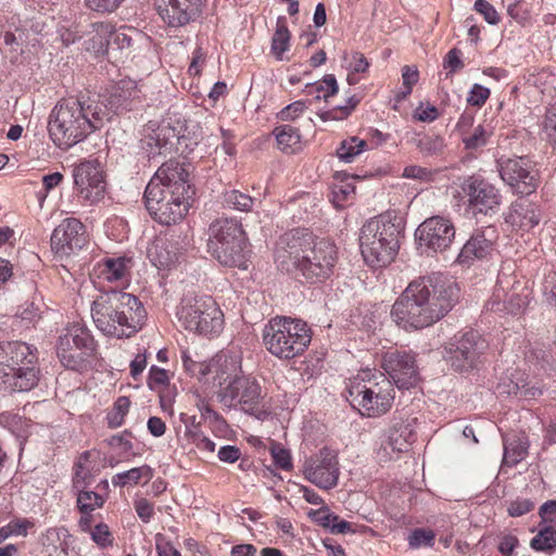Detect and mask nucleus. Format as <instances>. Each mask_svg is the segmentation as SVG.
<instances>
[{"instance_id": "nucleus-1", "label": "nucleus", "mask_w": 556, "mask_h": 556, "mask_svg": "<svg viewBox=\"0 0 556 556\" xmlns=\"http://www.w3.org/2000/svg\"><path fill=\"white\" fill-rule=\"evenodd\" d=\"M457 299L454 282L442 275H431L412 281L392 305L391 315L405 329H422L444 317Z\"/></svg>"}, {"instance_id": "nucleus-2", "label": "nucleus", "mask_w": 556, "mask_h": 556, "mask_svg": "<svg viewBox=\"0 0 556 556\" xmlns=\"http://www.w3.org/2000/svg\"><path fill=\"white\" fill-rule=\"evenodd\" d=\"M191 195L189 172L180 162L169 160L149 181L144 191L146 207L160 224H176L188 213Z\"/></svg>"}, {"instance_id": "nucleus-3", "label": "nucleus", "mask_w": 556, "mask_h": 556, "mask_svg": "<svg viewBox=\"0 0 556 556\" xmlns=\"http://www.w3.org/2000/svg\"><path fill=\"white\" fill-rule=\"evenodd\" d=\"M336 261L333 243L325 239L315 240L312 233L302 230L285 233L275 252V262L281 270H298L312 282L330 277Z\"/></svg>"}, {"instance_id": "nucleus-4", "label": "nucleus", "mask_w": 556, "mask_h": 556, "mask_svg": "<svg viewBox=\"0 0 556 556\" xmlns=\"http://www.w3.org/2000/svg\"><path fill=\"white\" fill-rule=\"evenodd\" d=\"M105 121H109L108 109L98 101L68 98L52 109L48 131L53 143L66 150L100 129Z\"/></svg>"}, {"instance_id": "nucleus-5", "label": "nucleus", "mask_w": 556, "mask_h": 556, "mask_svg": "<svg viewBox=\"0 0 556 556\" xmlns=\"http://www.w3.org/2000/svg\"><path fill=\"white\" fill-rule=\"evenodd\" d=\"M96 327L104 334L129 338L146 318V309L137 296L117 289L101 292L91 305Z\"/></svg>"}, {"instance_id": "nucleus-6", "label": "nucleus", "mask_w": 556, "mask_h": 556, "mask_svg": "<svg viewBox=\"0 0 556 556\" xmlns=\"http://www.w3.org/2000/svg\"><path fill=\"white\" fill-rule=\"evenodd\" d=\"M401 223L391 214H380L361 228L359 248L364 261L371 267L389 265L400 249Z\"/></svg>"}, {"instance_id": "nucleus-7", "label": "nucleus", "mask_w": 556, "mask_h": 556, "mask_svg": "<svg viewBox=\"0 0 556 556\" xmlns=\"http://www.w3.org/2000/svg\"><path fill=\"white\" fill-rule=\"evenodd\" d=\"M266 350L280 359H292L302 355L312 341V331L302 319L276 316L263 329Z\"/></svg>"}, {"instance_id": "nucleus-8", "label": "nucleus", "mask_w": 556, "mask_h": 556, "mask_svg": "<svg viewBox=\"0 0 556 556\" xmlns=\"http://www.w3.org/2000/svg\"><path fill=\"white\" fill-rule=\"evenodd\" d=\"M394 395L391 380L378 370H362L349 387L351 404L368 417L386 414L392 406Z\"/></svg>"}, {"instance_id": "nucleus-9", "label": "nucleus", "mask_w": 556, "mask_h": 556, "mask_svg": "<svg viewBox=\"0 0 556 556\" xmlns=\"http://www.w3.org/2000/svg\"><path fill=\"white\" fill-rule=\"evenodd\" d=\"M36 349L25 342L0 343V379L12 390L25 392L38 382Z\"/></svg>"}, {"instance_id": "nucleus-10", "label": "nucleus", "mask_w": 556, "mask_h": 556, "mask_svg": "<svg viewBox=\"0 0 556 556\" xmlns=\"http://www.w3.org/2000/svg\"><path fill=\"white\" fill-rule=\"evenodd\" d=\"M207 249L219 264L248 268L247 239L242 226L235 219L219 218L208 228Z\"/></svg>"}, {"instance_id": "nucleus-11", "label": "nucleus", "mask_w": 556, "mask_h": 556, "mask_svg": "<svg viewBox=\"0 0 556 556\" xmlns=\"http://www.w3.org/2000/svg\"><path fill=\"white\" fill-rule=\"evenodd\" d=\"M223 312L208 295L182 299L177 311L178 320L185 329L204 336H213L223 329Z\"/></svg>"}, {"instance_id": "nucleus-12", "label": "nucleus", "mask_w": 556, "mask_h": 556, "mask_svg": "<svg viewBox=\"0 0 556 556\" xmlns=\"http://www.w3.org/2000/svg\"><path fill=\"white\" fill-rule=\"evenodd\" d=\"M217 400L229 409L240 407L245 414L261 420L267 416L262 387L250 376L232 378L217 391Z\"/></svg>"}, {"instance_id": "nucleus-13", "label": "nucleus", "mask_w": 556, "mask_h": 556, "mask_svg": "<svg viewBox=\"0 0 556 556\" xmlns=\"http://www.w3.org/2000/svg\"><path fill=\"white\" fill-rule=\"evenodd\" d=\"M96 351V342L89 329L81 324L68 325L59 337L56 353L62 365L72 370L86 367L87 358Z\"/></svg>"}, {"instance_id": "nucleus-14", "label": "nucleus", "mask_w": 556, "mask_h": 556, "mask_svg": "<svg viewBox=\"0 0 556 556\" xmlns=\"http://www.w3.org/2000/svg\"><path fill=\"white\" fill-rule=\"evenodd\" d=\"M488 346V342L478 331L469 330L455 343L445 346L446 359L455 370L469 371L482 363Z\"/></svg>"}, {"instance_id": "nucleus-15", "label": "nucleus", "mask_w": 556, "mask_h": 556, "mask_svg": "<svg viewBox=\"0 0 556 556\" xmlns=\"http://www.w3.org/2000/svg\"><path fill=\"white\" fill-rule=\"evenodd\" d=\"M460 190L467 199V207L473 215L495 213L502 203L500 190L480 176H468L460 184Z\"/></svg>"}, {"instance_id": "nucleus-16", "label": "nucleus", "mask_w": 556, "mask_h": 556, "mask_svg": "<svg viewBox=\"0 0 556 556\" xmlns=\"http://www.w3.org/2000/svg\"><path fill=\"white\" fill-rule=\"evenodd\" d=\"M497 168L503 181L521 195L533 193L539 187L538 173L526 157H501Z\"/></svg>"}, {"instance_id": "nucleus-17", "label": "nucleus", "mask_w": 556, "mask_h": 556, "mask_svg": "<svg viewBox=\"0 0 556 556\" xmlns=\"http://www.w3.org/2000/svg\"><path fill=\"white\" fill-rule=\"evenodd\" d=\"M520 287L516 278L511 275V268L503 267L498 273L496 285L491 301L486 304L492 311H505L513 315L523 312L528 305V293H520L517 289Z\"/></svg>"}, {"instance_id": "nucleus-18", "label": "nucleus", "mask_w": 556, "mask_h": 556, "mask_svg": "<svg viewBox=\"0 0 556 556\" xmlns=\"http://www.w3.org/2000/svg\"><path fill=\"white\" fill-rule=\"evenodd\" d=\"M382 368L388 374L393 386L399 389H409L419 381L415 355L407 351H390L383 355Z\"/></svg>"}, {"instance_id": "nucleus-19", "label": "nucleus", "mask_w": 556, "mask_h": 556, "mask_svg": "<svg viewBox=\"0 0 556 556\" xmlns=\"http://www.w3.org/2000/svg\"><path fill=\"white\" fill-rule=\"evenodd\" d=\"M416 237L421 247L433 252H443L455 238V227L447 217L432 216L418 226Z\"/></svg>"}, {"instance_id": "nucleus-20", "label": "nucleus", "mask_w": 556, "mask_h": 556, "mask_svg": "<svg viewBox=\"0 0 556 556\" xmlns=\"http://www.w3.org/2000/svg\"><path fill=\"white\" fill-rule=\"evenodd\" d=\"M74 184L80 197L89 204L99 202L104 197L105 181L100 162L85 161L73 170Z\"/></svg>"}, {"instance_id": "nucleus-21", "label": "nucleus", "mask_w": 556, "mask_h": 556, "mask_svg": "<svg viewBox=\"0 0 556 556\" xmlns=\"http://www.w3.org/2000/svg\"><path fill=\"white\" fill-rule=\"evenodd\" d=\"M155 9L169 27H181L202 13L203 0H154Z\"/></svg>"}, {"instance_id": "nucleus-22", "label": "nucleus", "mask_w": 556, "mask_h": 556, "mask_svg": "<svg viewBox=\"0 0 556 556\" xmlns=\"http://www.w3.org/2000/svg\"><path fill=\"white\" fill-rule=\"evenodd\" d=\"M88 243L85 225L77 218H65L52 232L51 248L56 253L70 255Z\"/></svg>"}, {"instance_id": "nucleus-23", "label": "nucleus", "mask_w": 556, "mask_h": 556, "mask_svg": "<svg viewBox=\"0 0 556 556\" xmlns=\"http://www.w3.org/2000/svg\"><path fill=\"white\" fill-rule=\"evenodd\" d=\"M304 475L308 481L320 489L334 488L339 479L337 456L328 448H323L317 458L305 467Z\"/></svg>"}, {"instance_id": "nucleus-24", "label": "nucleus", "mask_w": 556, "mask_h": 556, "mask_svg": "<svg viewBox=\"0 0 556 556\" xmlns=\"http://www.w3.org/2000/svg\"><path fill=\"white\" fill-rule=\"evenodd\" d=\"M495 240L496 230L494 227L489 226L475 231L462 248L457 262L468 265L475 260L488 257L494 249Z\"/></svg>"}, {"instance_id": "nucleus-25", "label": "nucleus", "mask_w": 556, "mask_h": 556, "mask_svg": "<svg viewBox=\"0 0 556 556\" xmlns=\"http://www.w3.org/2000/svg\"><path fill=\"white\" fill-rule=\"evenodd\" d=\"M140 93L135 80H119L110 91L106 103H102L108 109L109 119L111 118V112L117 113L131 110L135 103L139 102ZM99 103L101 104V102Z\"/></svg>"}, {"instance_id": "nucleus-26", "label": "nucleus", "mask_w": 556, "mask_h": 556, "mask_svg": "<svg viewBox=\"0 0 556 556\" xmlns=\"http://www.w3.org/2000/svg\"><path fill=\"white\" fill-rule=\"evenodd\" d=\"M415 418L394 420L388 431V439L383 451L391 448L392 452H407L409 446L416 440Z\"/></svg>"}, {"instance_id": "nucleus-27", "label": "nucleus", "mask_w": 556, "mask_h": 556, "mask_svg": "<svg viewBox=\"0 0 556 556\" xmlns=\"http://www.w3.org/2000/svg\"><path fill=\"white\" fill-rule=\"evenodd\" d=\"M541 220V211L539 206L527 199L515 201L506 216V222L513 227L522 230H530L538 226Z\"/></svg>"}, {"instance_id": "nucleus-28", "label": "nucleus", "mask_w": 556, "mask_h": 556, "mask_svg": "<svg viewBox=\"0 0 556 556\" xmlns=\"http://www.w3.org/2000/svg\"><path fill=\"white\" fill-rule=\"evenodd\" d=\"M177 242L167 238H156L148 249V256L159 269H170L180 257Z\"/></svg>"}, {"instance_id": "nucleus-29", "label": "nucleus", "mask_w": 556, "mask_h": 556, "mask_svg": "<svg viewBox=\"0 0 556 556\" xmlns=\"http://www.w3.org/2000/svg\"><path fill=\"white\" fill-rule=\"evenodd\" d=\"M178 136L174 128L168 125L160 126L142 140V148L148 153L149 159L156 155L170 152L175 146Z\"/></svg>"}, {"instance_id": "nucleus-30", "label": "nucleus", "mask_w": 556, "mask_h": 556, "mask_svg": "<svg viewBox=\"0 0 556 556\" xmlns=\"http://www.w3.org/2000/svg\"><path fill=\"white\" fill-rule=\"evenodd\" d=\"M130 268L131 260L129 257H106L97 265L96 274L103 281L118 282L127 278Z\"/></svg>"}, {"instance_id": "nucleus-31", "label": "nucleus", "mask_w": 556, "mask_h": 556, "mask_svg": "<svg viewBox=\"0 0 556 556\" xmlns=\"http://www.w3.org/2000/svg\"><path fill=\"white\" fill-rule=\"evenodd\" d=\"M91 35L88 41V50L93 51L96 54L108 53L111 47L113 25L109 22H97L91 24Z\"/></svg>"}, {"instance_id": "nucleus-32", "label": "nucleus", "mask_w": 556, "mask_h": 556, "mask_svg": "<svg viewBox=\"0 0 556 556\" xmlns=\"http://www.w3.org/2000/svg\"><path fill=\"white\" fill-rule=\"evenodd\" d=\"M213 371L225 381L232 377H239L238 372L241 369L240 357L232 354L222 353L218 354L212 362Z\"/></svg>"}, {"instance_id": "nucleus-33", "label": "nucleus", "mask_w": 556, "mask_h": 556, "mask_svg": "<svg viewBox=\"0 0 556 556\" xmlns=\"http://www.w3.org/2000/svg\"><path fill=\"white\" fill-rule=\"evenodd\" d=\"M339 87L334 75H325L321 80L305 86L304 92L314 96L316 100H327L338 93Z\"/></svg>"}, {"instance_id": "nucleus-34", "label": "nucleus", "mask_w": 556, "mask_h": 556, "mask_svg": "<svg viewBox=\"0 0 556 556\" xmlns=\"http://www.w3.org/2000/svg\"><path fill=\"white\" fill-rule=\"evenodd\" d=\"M290 47V31L288 29L286 18L279 17L277 21L275 34L271 38V52L277 60H283V53Z\"/></svg>"}, {"instance_id": "nucleus-35", "label": "nucleus", "mask_w": 556, "mask_h": 556, "mask_svg": "<svg viewBox=\"0 0 556 556\" xmlns=\"http://www.w3.org/2000/svg\"><path fill=\"white\" fill-rule=\"evenodd\" d=\"M528 444L525 438L514 437L504 441V462L510 465L518 464L527 455Z\"/></svg>"}, {"instance_id": "nucleus-36", "label": "nucleus", "mask_w": 556, "mask_h": 556, "mask_svg": "<svg viewBox=\"0 0 556 556\" xmlns=\"http://www.w3.org/2000/svg\"><path fill=\"white\" fill-rule=\"evenodd\" d=\"M367 147L368 144L365 140L358 137H350L340 143L337 149V155L341 161L352 163Z\"/></svg>"}, {"instance_id": "nucleus-37", "label": "nucleus", "mask_w": 556, "mask_h": 556, "mask_svg": "<svg viewBox=\"0 0 556 556\" xmlns=\"http://www.w3.org/2000/svg\"><path fill=\"white\" fill-rule=\"evenodd\" d=\"M493 135V128L489 124H479L472 132L463 136V142L468 150H477L488 144Z\"/></svg>"}, {"instance_id": "nucleus-38", "label": "nucleus", "mask_w": 556, "mask_h": 556, "mask_svg": "<svg viewBox=\"0 0 556 556\" xmlns=\"http://www.w3.org/2000/svg\"><path fill=\"white\" fill-rule=\"evenodd\" d=\"M274 135L276 137L278 147L282 151L294 150V148L300 143L301 135L299 129L291 125H281L274 129Z\"/></svg>"}, {"instance_id": "nucleus-39", "label": "nucleus", "mask_w": 556, "mask_h": 556, "mask_svg": "<svg viewBox=\"0 0 556 556\" xmlns=\"http://www.w3.org/2000/svg\"><path fill=\"white\" fill-rule=\"evenodd\" d=\"M224 204L232 210L250 212L254 204V199L239 190H228L223 194Z\"/></svg>"}, {"instance_id": "nucleus-40", "label": "nucleus", "mask_w": 556, "mask_h": 556, "mask_svg": "<svg viewBox=\"0 0 556 556\" xmlns=\"http://www.w3.org/2000/svg\"><path fill=\"white\" fill-rule=\"evenodd\" d=\"M531 547L539 552H552L556 548V530L551 526L541 528L531 540Z\"/></svg>"}, {"instance_id": "nucleus-41", "label": "nucleus", "mask_w": 556, "mask_h": 556, "mask_svg": "<svg viewBox=\"0 0 556 556\" xmlns=\"http://www.w3.org/2000/svg\"><path fill=\"white\" fill-rule=\"evenodd\" d=\"M104 503V497L97 492L84 489L77 491V508L80 513H92L101 508Z\"/></svg>"}, {"instance_id": "nucleus-42", "label": "nucleus", "mask_w": 556, "mask_h": 556, "mask_svg": "<svg viewBox=\"0 0 556 556\" xmlns=\"http://www.w3.org/2000/svg\"><path fill=\"white\" fill-rule=\"evenodd\" d=\"M140 37L141 34L135 28L122 27L116 30L113 27L111 47L123 51L125 49H129L134 41Z\"/></svg>"}, {"instance_id": "nucleus-43", "label": "nucleus", "mask_w": 556, "mask_h": 556, "mask_svg": "<svg viewBox=\"0 0 556 556\" xmlns=\"http://www.w3.org/2000/svg\"><path fill=\"white\" fill-rule=\"evenodd\" d=\"M151 478V468L148 466L135 467L127 471L116 473L112 478V483L118 486H125L128 483L137 484L142 477Z\"/></svg>"}, {"instance_id": "nucleus-44", "label": "nucleus", "mask_w": 556, "mask_h": 556, "mask_svg": "<svg viewBox=\"0 0 556 556\" xmlns=\"http://www.w3.org/2000/svg\"><path fill=\"white\" fill-rule=\"evenodd\" d=\"M42 545L47 548L53 547V551H49V556H68L67 544L61 542L60 530L56 528H50L46 531L42 536Z\"/></svg>"}, {"instance_id": "nucleus-45", "label": "nucleus", "mask_w": 556, "mask_h": 556, "mask_svg": "<svg viewBox=\"0 0 556 556\" xmlns=\"http://www.w3.org/2000/svg\"><path fill=\"white\" fill-rule=\"evenodd\" d=\"M181 359L185 369L199 380L213 372L212 363L195 362L186 352L182 353Z\"/></svg>"}, {"instance_id": "nucleus-46", "label": "nucleus", "mask_w": 556, "mask_h": 556, "mask_svg": "<svg viewBox=\"0 0 556 556\" xmlns=\"http://www.w3.org/2000/svg\"><path fill=\"white\" fill-rule=\"evenodd\" d=\"M435 534L432 530L415 529L408 536V544L412 548L432 547L434 545Z\"/></svg>"}, {"instance_id": "nucleus-47", "label": "nucleus", "mask_w": 556, "mask_h": 556, "mask_svg": "<svg viewBox=\"0 0 556 556\" xmlns=\"http://www.w3.org/2000/svg\"><path fill=\"white\" fill-rule=\"evenodd\" d=\"M125 0H84L85 5L93 12L100 14H111L115 12Z\"/></svg>"}, {"instance_id": "nucleus-48", "label": "nucleus", "mask_w": 556, "mask_h": 556, "mask_svg": "<svg viewBox=\"0 0 556 556\" xmlns=\"http://www.w3.org/2000/svg\"><path fill=\"white\" fill-rule=\"evenodd\" d=\"M418 149L421 153L433 155L440 153L444 148V141L439 136H425L419 139Z\"/></svg>"}, {"instance_id": "nucleus-49", "label": "nucleus", "mask_w": 556, "mask_h": 556, "mask_svg": "<svg viewBox=\"0 0 556 556\" xmlns=\"http://www.w3.org/2000/svg\"><path fill=\"white\" fill-rule=\"evenodd\" d=\"M130 407V401L126 396H121L114 404L113 413L109 416V424L112 427H118L122 425L125 415L128 413Z\"/></svg>"}, {"instance_id": "nucleus-50", "label": "nucleus", "mask_w": 556, "mask_h": 556, "mask_svg": "<svg viewBox=\"0 0 556 556\" xmlns=\"http://www.w3.org/2000/svg\"><path fill=\"white\" fill-rule=\"evenodd\" d=\"M270 454L276 466L283 470L292 469L291 454L287 448H283L278 443H274L270 447Z\"/></svg>"}, {"instance_id": "nucleus-51", "label": "nucleus", "mask_w": 556, "mask_h": 556, "mask_svg": "<svg viewBox=\"0 0 556 556\" xmlns=\"http://www.w3.org/2000/svg\"><path fill=\"white\" fill-rule=\"evenodd\" d=\"M443 67L448 70L446 76H452L464 67L462 51L457 48L451 49L443 60Z\"/></svg>"}, {"instance_id": "nucleus-52", "label": "nucleus", "mask_w": 556, "mask_h": 556, "mask_svg": "<svg viewBox=\"0 0 556 556\" xmlns=\"http://www.w3.org/2000/svg\"><path fill=\"white\" fill-rule=\"evenodd\" d=\"M169 383L168 371L157 366H152L149 370L148 387L155 391L159 388Z\"/></svg>"}, {"instance_id": "nucleus-53", "label": "nucleus", "mask_w": 556, "mask_h": 556, "mask_svg": "<svg viewBox=\"0 0 556 556\" xmlns=\"http://www.w3.org/2000/svg\"><path fill=\"white\" fill-rule=\"evenodd\" d=\"M359 101L361 99L357 96L353 94L346 99L344 105L336 106L331 111L325 113V115L334 119H342L352 113V111L356 108Z\"/></svg>"}, {"instance_id": "nucleus-54", "label": "nucleus", "mask_w": 556, "mask_h": 556, "mask_svg": "<svg viewBox=\"0 0 556 556\" xmlns=\"http://www.w3.org/2000/svg\"><path fill=\"white\" fill-rule=\"evenodd\" d=\"M475 10L480 13L490 25L500 23V15L495 8L486 0H476Z\"/></svg>"}, {"instance_id": "nucleus-55", "label": "nucleus", "mask_w": 556, "mask_h": 556, "mask_svg": "<svg viewBox=\"0 0 556 556\" xmlns=\"http://www.w3.org/2000/svg\"><path fill=\"white\" fill-rule=\"evenodd\" d=\"M92 540L101 547L111 546L113 544L112 533L105 523H99L91 531Z\"/></svg>"}, {"instance_id": "nucleus-56", "label": "nucleus", "mask_w": 556, "mask_h": 556, "mask_svg": "<svg viewBox=\"0 0 556 556\" xmlns=\"http://www.w3.org/2000/svg\"><path fill=\"white\" fill-rule=\"evenodd\" d=\"M355 192V187L351 184L334 185L332 188V201L337 206H343L352 194Z\"/></svg>"}, {"instance_id": "nucleus-57", "label": "nucleus", "mask_w": 556, "mask_h": 556, "mask_svg": "<svg viewBox=\"0 0 556 556\" xmlns=\"http://www.w3.org/2000/svg\"><path fill=\"white\" fill-rule=\"evenodd\" d=\"M534 508V502L529 498H517L513 501L508 508V515L511 517H520L523 516Z\"/></svg>"}, {"instance_id": "nucleus-58", "label": "nucleus", "mask_w": 556, "mask_h": 556, "mask_svg": "<svg viewBox=\"0 0 556 556\" xmlns=\"http://www.w3.org/2000/svg\"><path fill=\"white\" fill-rule=\"evenodd\" d=\"M307 108L306 102L303 100H298L287 105L278 113V117L281 121H293L298 116H300L304 110Z\"/></svg>"}, {"instance_id": "nucleus-59", "label": "nucleus", "mask_w": 556, "mask_h": 556, "mask_svg": "<svg viewBox=\"0 0 556 556\" xmlns=\"http://www.w3.org/2000/svg\"><path fill=\"white\" fill-rule=\"evenodd\" d=\"M490 97V90L479 84H475L469 92L467 101L475 106H482Z\"/></svg>"}, {"instance_id": "nucleus-60", "label": "nucleus", "mask_w": 556, "mask_h": 556, "mask_svg": "<svg viewBox=\"0 0 556 556\" xmlns=\"http://www.w3.org/2000/svg\"><path fill=\"white\" fill-rule=\"evenodd\" d=\"M159 393L160 405L163 410L170 409L175 400L176 390L169 383L155 390Z\"/></svg>"}, {"instance_id": "nucleus-61", "label": "nucleus", "mask_w": 556, "mask_h": 556, "mask_svg": "<svg viewBox=\"0 0 556 556\" xmlns=\"http://www.w3.org/2000/svg\"><path fill=\"white\" fill-rule=\"evenodd\" d=\"M402 176L404 178L427 181L431 179V172L426 167L409 165L404 168Z\"/></svg>"}, {"instance_id": "nucleus-62", "label": "nucleus", "mask_w": 556, "mask_h": 556, "mask_svg": "<svg viewBox=\"0 0 556 556\" xmlns=\"http://www.w3.org/2000/svg\"><path fill=\"white\" fill-rule=\"evenodd\" d=\"M155 547L159 556H180L178 549L162 534H156Z\"/></svg>"}, {"instance_id": "nucleus-63", "label": "nucleus", "mask_w": 556, "mask_h": 556, "mask_svg": "<svg viewBox=\"0 0 556 556\" xmlns=\"http://www.w3.org/2000/svg\"><path fill=\"white\" fill-rule=\"evenodd\" d=\"M543 286L546 300L549 303L556 302V269L545 276Z\"/></svg>"}, {"instance_id": "nucleus-64", "label": "nucleus", "mask_w": 556, "mask_h": 556, "mask_svg": "<svg viewBox=\"0 0 556 556\" xmlns=\"http://www.w3.org/2000/svg\"><path fill=\"white\" fill-rule=\"evenodd\" d=\"M544 128L547 135L556 142V103L546 111Z\"/></svg>"}]
</instances>
